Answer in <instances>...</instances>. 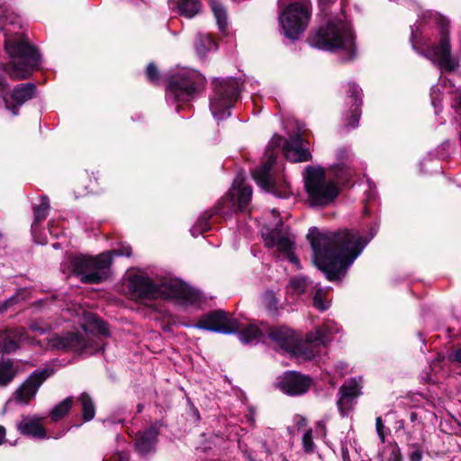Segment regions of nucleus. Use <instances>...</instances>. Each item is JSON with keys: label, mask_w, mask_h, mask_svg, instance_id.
I'll use <instances>...</instances> for the list:
<instances>
[{"label": "nucleus", "mask_w": 461, "mask_h": 461, "mask_svg": "<svg viewBox=\"0 0 461 461\" xmlns=\"http://www.w3.org/2000/svg\"><path fill=\"white\" fill-rule=\"evenodd\" d=\"M373 237L360 232H309L313 261L330 281L340 278Z\"/></svg>", "instance_id": "f257e3e1"}, {"label": "nucleus", "mask_w": 461, "mask_h": 461, "mask_svg": "<svg viewBox=\"0 0 461 461\" xmlns=\"http://www.w3.org/2000/svg\"><path fill=\"white\" fill-rule=\"evenodd\" d=\"M437 24L439 27V41L438 44L433 45L425 50V57L431 60L440 69L454 70L457 67V63L451 57L449 45L447 23L439 14L431 11H422L419 14L418 22L411 27V41L413 48H418L420 44H425L426 27H431Z\"/></svg>", "instance_id": "f03ea898"}, {"label": "nucleus", "mask_w": 461, "mask_h": 461, "mask_svg": "<svg viewBox=\"0 0 461 461\" xmlns=\"http://www.w3.org/2000/svg\"><path fill=\"white\" fill-rule=\"evenodd\" d=\"M309 41L311 46L322 50H343L347 52V59H351L355 55V35L344 14L330 17L312 34Z\"/></svg>", "instance_id": "7ed1b4c3"}, {"label": "nucleus", "mask_w": 461, "mask_h": 461, "mask_svg": "<svg viewBox=\"0 0 461 461\" xmlns=\"http://www.w3.org/2000/svg\"><path fill=\"white\" fill-rule=\"evenodd\" d=\"M271 340L281 348L301 356L304 359H312L319 353L320 346H326L331 340L332 328L330 323L318 327L306 335L303 344L297 346V339L293 330L285 327L267 328Z\"/></svg>", "instance_id": "20e7f679"}, {"label": "nucleus", "mask_w": 461, "mask_h": 461, "mask_svg": "<svg viewBox=\"0 0 461 461\" xmlns=\"http://www.w3.org/2000/svg\"><path fill=\"white\" fill-rule=\"evenodd\" d=\"M5 50L11 61L5 68L9 77L19 80L30 77L40 61V54L24 39H7Z\"/></svg>", "instance_id": "39448f33"}, {"label": "nucleus", "mask_w": 461, "mask_h": 461, "mask_svg": "<svg viewBox=\"0 0 461 461\" xmlns=\"http://www.w3.org/2000/svg\"><path fill=\"white\" fill-rule=\"evenodd\" d=\"M304 185L308 203L312 206H326L339 194L334 180L327 179L326 171L320 166H308L304 171Z\"/></svg>", "instance_id": "423d86ee"}, {"label": "nucleus", "mask_w": 461, "mask_h": 461, "mask_svg": "<svg viewBox=\"0 0 461 461\" xmlns=\"http://www.w3.org/2000/svg\"><path fill=\"white\" fill-rule=\"evenodd\" d=\"M112 255L103 252L95 258L77 256L72 258L71 267L85 284H99L108 277Z\"/></svg>", "instance_id": "0eeeda50"}, {"label": "nucleus", "mask_w": 461, "mask_h": 461, "mask_svg": "<svg viewBox=\"0 0 461 461\" xmlns=\"http://www.w3.org/2000/svg\"><path fill=\"white\" fill-rule=\"evenodd\" d=\"M213 95L210 100V110L216 121H221L230 115V108L239 95V82L232 77L214 81Z\"/></svg>", "instance_id": "6e6552de"}, {"label": "nucleus", "mask_w": 461, "mask_h": 461, "mask_svg": "<svg viewBox=\"0 0 461 461\" xmlns=\"http://www.w3.org/2000/svg\"><path fill=\"white\" fill-rule=\"evenodd\" d=\"M203 84L204 78L198 71L183 69L170 77L167 87V99L173 102H187Z\"/></svg>", "instance_id": "1a4fd4ad"}, {"label": "nucleus", "mask_w": 461, "mask_h": 461, "mask_svg": "<svg viewBox=\"0 0 461 461\" xmlns=\"http://www.w3.org/2000/svg\"><path fill=\"white\" fill-rule=\"evenodd\" d=\"M252 196V189L245 183L244 177L238 176L225 196L217 203L216 213L227 215L236 209L245 210Z\"/></svg>", "instance_id": "9d476101"}, {"label": "nucleus", "mask_w": 461, "mask_h": 461, "mask_svg": "<svg viewBox=\"0 0 461 461\" xmlns=\"http://www.w3.org/2000/svg\"><path fill=\"white\" fill-rule=\"evenodd\" d=\"M276 154L269 152L267 154V161L254 171V179L257 184L266 192L273 193L276 196L285 198L293 192L289 184L284 180L280 185L271 175V168L276 161Z\"/></svg>", "instance_id": "9b49d317"}, {"label": "nucleus", "mask_w": 461, "mask_h": 461, "mask_svg": "<svg viewBox=\"0 0 461 461\" xmlns=\"http://www.w3.org/2000/svg\"><path fill=\"white\" fill-rule=\"evenodd\" d=\"M195 327L217 333L232 334L238 332L240 323L231 314L215 310L201 316Z\"/></svg>", "instance_id": "f8f14e48"}, {"label": "nucleus", "mask_w": 461, "mask_h": 461, "mask_svg": "<svg viewBox=\"0 0 461 461\" xmlns=\"http://www.w3.org/2000/svg\"><path fill=\"white\" fill-rule=\"evenodd\" d=\"M158 297L176 298L194 303L201 298L200 293L177 278L166 277L158 283Z\"/></svg>", "instance_id": "ddd939ff"}, {"label": "nucleus", "mask_w": 461, "mask_h": 461, "mask_svg": "<svg viewBox=\"0 0 461 461\" xmlns=\"http://www.w3.org/2000/svg\"><path fill=\"white\" fill-rule=\"evenodd\" d=\"M270 146H282L284 155L292 162H304L312 158L308 144L299 134L291 136L288 140L274 135L270 140Z\"/></svg>", "instance_id": "4468645a"}, {"label": "nucleus", "mask_w": 461, "mask_h": 461, "mask_svg": "<svg viewBox=\"0 0 461 461\" xmlns=\"http://www.w3.org/2000/svg\"><path fill=\"white\" fill-rule=\"evenodd\" d=\"M53 374L50 368L35 370L29 377L15 390L14 400L20 404H29L37 394V392L44 381Z\"/></svg>", "instance_id": "2eb2a0df"}, {"label": "nucleus", "mask_w": 461, "mask_h": 461, "mask_svg": "<svg viewBox=\"0 0 461 461\" xmlns=\"http://www.w3.org/2000/svg\"><path fill=\"white\" fill-rule=\"evenodd\" d=\"M5 79L0 77V94L3 96L6 109L15 116L18 114V108L32 98L35 87L32 84H23L15 87L10 95H5Z\"/></svg>", "instance_id": "dca6fc26"}, {"label": "nucleus", "mask_w": 461, "mask_h": 461, "mask_svg": "<svg viewBox=\"0 0 461 461\" xmlns=\"http://www.w3.org/2000/svg\"><path fill=\"white\" fill-rule=\"evenodd\" d=\"M129 290L132 296L140 299L158 298V284L154 283L143 273L133 274L129 277Z\"/></svg>", "instance_id": "f3484780"}, {"label": "nucleus", "mask_w": 461, "mask_h": 461, "mask_svg": "<svg viewBox=\"0 0 461 461\" xmlns=\"http://www.w3.org/2000/svg\"><path fill=\"white\" fill-rule=\"evenodd\" d=\"M48 345L55 349L83 351L92 347L90 339L79 332L55 335L48 339Z\"/></svg>", "instance_id": "a211bd4d"}, {"label": "nucleus", "mask_w": 461, "mask_h": 461, "mask_svg": "<svg viewBox=\"0 0 461 461\" xmlns=\"http://www.w3.org/2000/svg\"><path fill=\"white\" fill-rule=\"evenodd\" d=\"M361 378L350 379L339 388L337 406L342 416L353 408L355 400L361 394Z\"/></svg>", "instance_id": "6ab92c4d"}, {"label": "nucleus", "mask_w": 461, "mask_h": 461, "mask_svg": "<svg viewBox=\"0 0 461 461\" xmlns=\"http://www.w3.org/2000/svg\"><path fill=\"white\" fill-rule=\"evenodd\" d=\"M312 384L310 377L296 372L286 373L278 383L279 389L289 395H300L306 393Z\"/></svg>", "instance_id": "aec40b11"}, {"label": "nucleus", "mask_w": 461, "mask_h": 461, "mask_svg": "<svg viewBox=\"0 0 461 461\" xmlns=\"http://www.w3.org/2000/svg\"><path fill=\"white\" fill-rule=\"evenodd\" d=\"M30 340L23 328H15L0 332V350L4 353H11L19 348V343Z\"/></svg>", "instance_id": "412c9836"}, {"label": "nucleus", "mask_w": 461, "mask_h": 461, "mask_svg": "<svg viewBox=\"0 0 461 461\" xmlns=\"http://www.w3.org/2000/svg\"><path fill=\"white\" fill-rule=\"evenodd\" d=\"M337 161L330 167L329 172L334 180L344 181L351 176V153L345 149H339L336 154Z\"/></svg>", "instance_id": "4be33fe9"}, {"label": "nucleus", "mask_w": 461, "mask_h": 461, "mask_svg": "<svg viewBox=\"0 0 461 461\" xmlns=\"http://www.w3.org/2000/svg\"><path fill=\"white\" fill-rule=\"evenodd\" d=\"M262 237L267 247L276 248L278 250L287 253L289 260L298 264V259L291 254L294 248L293 240L284 232H262Z\"/></svg>", "instance_id": "5701e85b"}, {"label": "nucleus", "mask_w": 461, "mask_h": 461, "mask_svg": "<svg viewBox=\"0 0 461 461\" xmlns=\"http://www.w3.org/2000/svg\"><path fill=\"white\" fill-rule=\"evenodd\" d=\"M17 429L23 435L32 436L33 438H44L46 432L41 424V419L36 417H23L22 420L17 424Z\"/></svg>", "instance_id": "b1692460"}, {"label": "nucleus", "mask_w": 461, "mask_h": 461, "mask_svg": "<svg viewBox=\"0 0 461 461\" xmlns=\"http://www.w3.org/2000/svg\"><path fill=\"white\" fill-rule=\"evenodd\" d=\"M158 431L155 428H149L143 432L136 435L135 445L138 451L141 454L150 452L157 442Z\"/></svg>", "instance_id": "393cba45"}, {"label": "nucleus", "mask_w": 461, "mask_h": 461, "mask_svg": "<svg viewBox=\"0 0 461 461\" xmlns=\"http://www.w3.org/2000/svg\"><path fill=\"white\" fill-rule=\"evenodd\" d=\"M169 5L187 18L194 17L201 9V4L198 0H169Z\"/></svg>", "instance_id": "a878e982"}, {"label": "nucleus", "mask_w": 461, "mask_h": 461, "mask_svg": "<svg viewBox=\"0 0 461 461\" xmlns=\"http://www.w3.org/2000/svg\"><path fill=\"white\" fill-rule=\"evenodd\" d=\"M349 93L352 102L353 111L351 117L348 120L347 125L355 128L358 124L360 116L359 107L361 105V89L356 84L349 85Z\"/></svg>", "instance_id": "bb28decb"}, {"label": "nucleus", "mask_w": 461, "mask_h": 461, "mask_svg": "<svg viewBox=\"0 0 461 461\" xmlns=\"http://www.w3.org/2000/svg\"><path fill=\"white\" fill-rule=\"evenodd\" d=\"M238 331H240V339L243 343L248 344L262 337L267 331V326L262 325V327L259 328L254 323H249L248 326L242 327L240 324V328Z\"/></svg>", "instance_id": "cd10ccee"}, {"label": "nucleus", "mask_w": 461, "mask_h": 461, "mask_svg": "<svg viewBox=\"0 0 461 461\" xmlns=\"http://www.w3.org/2000/svg\"><path fill=\"white\" fill-rule=\"evenodd\" d=\"M17 368L10 359L0 361V388L7 386L16 376Z\"/></svg>", "instance_id": "c85d7f7f"}, {"label": "nucleus", "mask_w": 461, "mask_h": 461, "mask_svg": "<svg viewBox=\"0 0 461 461\" xmlns=\"http://www.w3.org/2000/svg\"><path fill=\"white\" fill-rule=\"evenodd\" d=\"M82 328L85 330V334H87V331L96 332L104 336L109 335V330L107 328V324L101 320L99 317L94 314H89L87 316V321L86 324L82 325Z\"/></svg>", "instance_id": "c756f323"}, {"label": "nucleus", "mask_w": 461, "mask_h": 461, "mask_svg": "<svg viewBox=\"0 0 461 461\" xmlns=\"http://www.w3.org/2000/svg\"><path fill=\"white\" fill-rule=\"evenodd\" d=\"M216 47L213 40L209 34L198 33L194 42V49L200 57H204L206 53Z\"/></svg>", "instance_id": "7c9ffc66"}, {"label": "nucleus", "mask_w": 461, "mask_h": 461, "mask_svg": "<svg viewBox=\"0 0 461 461\" xmlns=\"http://www.w3.org/2000/svg\"><path fill=\"white\" fill-rule=\"evenodd\" d=\"M78 400L82 406V415L84 420L89 421L93 420L95 414V408L90 395L86 393H83L79 396Z\"/></svg>", "instance_id": "2f4dec72"}, {"label": "nucleus", "mask_w": 461, "mask_h": 461, "mask_svg": "<svg viewBox=\"0 0 461 461\" xmlns=\"http://www.w3.org/2000/svg\"><path fill=\"white\" fill-rule=\"evenodd\" d=\"M311 284L305 276H294L290 279L287 289L290 293L300 295L306 292Z\"/></svg>", "instance_id": "473e14b6"}, {"label": "nucleus", "mask_w": 461, "mask_h": 461, "mask_svg": "<svg viewBox=\"0 0 461 461\" xmlns=\"http://www.w3.org/2000/svg\"><path fill=\"white\" fill-rule=\"evenodd\" d=\"M50 209V200L47 196H41L39 203L33 206L34 223L43 221Z\"/></svg>", "instance_id": "72a5a7b5"}, {"label": "nucleus", "mask_w": 461, "mask_h": 461, "mask_svg": "<svg viewBox=\"0 0 461 461\" xmlns=\"http://www.w3.org/2000/svg\"><path fill=\"white\" fill-rule=\"evenodd\" d=\"M73 404V398L72 397H67L65 400H63L61 402H59L58 405H56L51 412L50 417L53 421H57L58 420L63 418L66 416L68 411H70Z\"/></svg>", "instance_id": "f704fd0d"}, {"label": "nucleus", "mask_w": 461, "mask_h": 461, "mask_svg": "<svg viewBox=\"0 0 461 461\" xmlns=\"http://www.w3.org/2000/svg\"><path fill=\"white\" fill-rule=\"evenodd\" d=\"M211 7L220 30L224 31L227 26V14L224 7L217 1H212Z\"/></svg>", "instance_id": "c9c22d12"}, {"label": "nucleus", "mask_w": 461, "mask_h": 461, "mask_svg": "<svg viewBox=\"0 0 461 461\" xmlns=\"http://www.w3.org/2000/svg\"><path fill=\"white\" fill-rule=\"evenodd\" d=\"M270 215L273 221L266 226L267 230H288L290 229L288 225H285L279 213L276 210H272Z\"/></svg>", "instance_id": "e433bc0d"}, {"label": "nucleus", "mask_w": 461, "mask_h": 461, "mask_svg": "<svg viewBox=\"0 0 461 461\" xmlns=\"http://www.w3.org/2000/svg\"><path fill=\"white\" fill-rule=\"evenodd\" d=\"M262 303L270 313L276 312L278 301L272 291H267L263 294Z\"/></svg>", "instance_id": "4c0bfd02"}, {"label": "nucleus", "mask_w": 461, "mask_h": 461, "mask_svg": "<svg viewBox=\"0 0 461 461\" xmlns=\"http://www.w3.org/2000/svg\"><path fill=\"white\" fill-rule=\"evenodd\" d=\"M313 305L321 310L325 311L329 307V303L323 301V292L321 288L317 289L313 296Z\"/></svg>", "instance_id": "58836bf2"}, {"label": "nucleus", "mask_w": 461, "mask_h": 461, "mask_svg": "<svg viewBox=\"0 0 461 461\" xmlns=\"http://www.w3.org/2000/svg\"><path fill=\"white\" fill-rule=\"evenodd\" d=\"M303 444L305 452L312 453L314 450V443L312 441V431L309 430L304 433L303 437Z\"/></svg>", "instance_id": "ea45409f"}, {"label": "nucleus", "mask_w": 461, "mask_h": 461, "mask_svg": "<svg viewBox=\"0 0 461 461\" xmlns=\"http://www.w3.org/2000/svg\"><path fill=\"white\" fill-rule=\"evenodd\" d=\"M30 330L33 332H37L40 334H45L50 330V327L48 324L40 323V322L35 321V322H32L30 324Z\"/></svg>", "instance_id": "a19ab883"}, {"label": "nucleus", "mask_w": 461, "mask_h": 461, "mask_svg": "<svg viewBox=\"0 0 461 461\" xmlns=\"http://www.w3.org/2000/svg\"><path fill=\"white\" fill-rule=\"evenodd\" d=\"M430 95H431L432 105L435 108V113H438V104L440 103V101L438 100V96H439V87H438V86H433L431 88Z\"/></svg>", "instance_id": "79ce46f5"}, {"label": "nucleus", "mask_w": 461, "mask_h": 461, "mask_svg": "<svg viewBox=\"0 0 461 461\" xmlns=\"http://www.w3.org/2000/svg\"><path fill=\"white\" fill-rule=\"evenodd\" d=\"M375 429L382 443L385 441V436L384 433V425L381 417L375 419Z\"/></svg>", "instance_id": "37998d69"}, {"label": "nucleus", "mask_w": 461, "mask_h": 461, "mask_svg": "<svg viewBox=\"0 0 461 461\" xmlns=\"http://www.w3.org/2000/svg\"><path fill=\"white\" fill-rule=\"evenodd\" d=\"M387 461H402L401 449L396 444L392 447V451Z\"/></svg>", "instance_id": "c03bdc74"}, {"label": "nucleus", "mask_w": 461, "mask_h": 461, "mask_svg": "<svg viewBox=\"0 0 461 461\" xmlns=\"http://www.w3.org/2000/svg\"><path fill=\"white\" fill-rule=\"evenodd\" d=\"M146 74L148 78L152 82L156 81L158 78V69L156 66H154L153 64L148 65Z\"/></svg>", "instance_id": "a18cd8bd"}, {"label": "nucleus", "mask_w": 461, "mask_h": 461, "mask_svg": "<svg viewBox=\"0 0 461 461\" xmlns=\"http://www.w3.org/2000/svg\"><path fill=\"white\" fill-rule=\"evenodd\" d=\"M448 359L449 361L457 363L459 366H461V347L453 350L449 354Z\"/></svg>", "instance_id": "49530a36"}, {"label": "nucleus", "mask_w": 461, "mask_h": 461, "mask_svg": "<svg viewBox=\"0 0 461 461\" xmlns=\"http://www.w3.org/2000/svg\"><path fill=\"white\" fill-rule=\"evenodd\" d=\"M414 450L410 454L411 461H420L422 459V452L417 445L411 446Z\"/></svg>", "instance_id": "de8ad7c7"}, {"label": "nucleus", "mask_w": 461, "mask_h": 461, "mask_svg": "<svg viewBox=\"0 0 461 461\" xmlns=\"http://www.w3.org/2000/svg\"><path fill=\"white\" fill-rule=\"evenodd\" d=\"M18 301V296L11 297L9 300H7L1 307H0V312H3L5 310H6L10 305L14 304Z\"/></svg>", "instance_id": "09e8293b"}, {"label": "nucleus", "mask_w": 461, "mask_h": 461, "mask_svg": "<svg viewBox=\"0 0 461 461\" xmlns=\"http://www.w3.org/2000/svg\"><path fill=\"white\" fill-rule=\"evenodd\" d=\"M210 221L206 224V226L202 230H210L214 228L213 224L214 222L218 221L220 217L219 216H212L210 215Z\"/></svg>", "instance_id": "8fccbe9b"}, {"label": "nucleus", "mask_w": 461, "mask_h": 461, "mask_svg": "<svg viewBox=\"0 0 461 461\" xmlns=\"http://www.w3.org/2000/svg\"><path fill=\"white\" fill-rule=\"evenodd\" d=\"M112 254L115 255H122L126 257H130L131 255V249L130 248L125 249L124 250H113V252L109 251Z\"/></svg>", "instance_id": "3c124183"}, {"label": "nucleus", "mask_w": 461, "mask_h": 461, "mask_svg": "<svg viewBox=\"0 0 461 461\" xmlns=\"http://www.w3.org/2000/svg\"><path fill=\"white\" fill-rule=\"evenodd\" d=\"M7 12V10L5 11H3L1 14H0V19L2 18H5L6 21H8L10 23H14V20L11 17H9L5 13Z\"/></svg>", "instance_id": "603ef678"}, {"label": "nucleus", "mask_w": 461, "mask_h": 461, "mask_svg": "<svg viewBox=\"0 0 461 461\" xmlns=\"http://www.w3.org/2000/svg\"><path fill=\"white\" fill-rule=\"evenodd\" d=\"M5 429L3 426H0V445L5 442Z\"/></svg>", "instance_id": "864d4df0"}, {"label": "nucleus", "mask_w": 461, "mask_h": 461, "mask_svg": "<svg viewBox=\"0 0 461 461\" xmlns=\"http://www.w3.org/2000/svg\"><path fill=\"white\" fill-rule=\"evenodd\" d=\"M54 222H55L54 221H49V227L50 228H61V229H65L66 228L65 226L56 225Z\"/></svg>", "instance_id": "5fc2aeb1"}, {"label": "nucleus", "mask_w": 461, "mask_h": 461, "mask_svg": "<svg viewBox=\"0 0 461 461\" xmlns=\"http://www.w3.org/2000/svg\"><path fill=\"white\" fill-rule=\"evenodd\" d=\"M458 104L461 108V90L457 92Z\"/></svg>", "instance_id": "6e6d98bb"}, {"label": "nucleus", "mask_w": 461, "mask_h": 461, "mask_svg": "<svg viewBox=\"0 0 461 461\" xmlns=\"http://www.w3.org/2000/svg\"><path fill=\"white\" fill-rule=\"evenodd\" d=\"M441 84H442L444 88H447V81H446V79H441Z\"/></svg>", "instance_id": "4d7b16f0"}, {"label": "nucleus", "mask_w": 461, "mask_h": 461, "mask_svg": "<svg viewBox=\"0 0 461 461\" xmlns=\"http://www.w3.org/2000/svg\"><path fill=\"white\" fill-rule=\"evenodd\" d=\"M311 230V231L318 230V228H317V227H315V226H312V227L309 228V230Z\"/></svg>", "instance_id": "13d9d810"}, {"label": "nucleus", "mask_w": 461, "mask_h": 461, "mask_svg": "<svg viewBox=\"0 0 461 461\" xmlns=\"http://www.w3.org/2000/svg\"><path fill=\"white\" fill-rule=\"evenodd\" d=\"M319 427L323 430V433H325V427L323 424H319Z\"/></svg>", "instance_id": "bf43d9fd"}, {"label": "nucleus", "mask_w": 461, "mask_h": 461, "mask_svg": "<svg viewBox=\"0 0 461 461\" xmlns=\"http://www.w3.org/2000/svg\"><path fill=\"white\" fill-rule=\"evenodd\" d=\"M203 219H204V221H209L211 218H210V216H209V217H207V218H204V216H202L201 221H203Z\"/></svg>", "instance_id": "052dcab7"}, {"label": "nucleus", "mask_w": 461, "mask_h": 461, "mask_svg": "<svg viewBox=\"0 0 461 461\" xmlns=\"http://www.w3.org/2000/svg\"><path fill=\"white\" fill-rule=\"evenodd\" d=\"M142 406L140 404L138 405V411H141Z\"/></svg>", "instance_id": "680f3d73"}, {"label": "nucleus", "mask_w": 461, "mask_h": 461, "mask_svg": "<svg viewBox=\"0 0 461 461\" xmlns=\"http://www.w3.org/2000/svg\"><path fill=\"white\" fill-rule=\"evenodd\" d=\"M414 418H415V414L411 413V420H414Z\"/></svg>", "instance_id": "e2e57ef3"}, {"label": "nucleus", "mask_w": 461, "mask_h": 461, "mask_svg": "<svg viewBox=\"0 0 461 461\" xmlns=\"http://www.w3.org/2000/svg\"><path fill=\"white\" fill-rule=\"evenodd\" d=\"M346 458H347L346 454H344L343 459L346 460Z\"/></svg>", "instance_id": "0e129e2a"}]
</instances>
